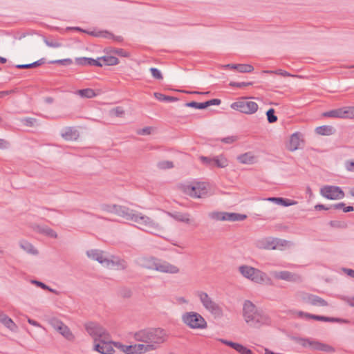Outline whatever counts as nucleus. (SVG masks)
<instances>
[{
	"mask_svg": "<svg viewBox=\"0 0 354 354\" xmlns=\"http://www.w3.org/2000/svg\"><path fill=\"white\" fill-rule=\"evenodd\" d=\"M221 103V100L219 99H212L210 100L205 102V107H208L209 106L216 105L218 106Z\"/></svg>",
	"mask_w": 354,
	"mask_h": 354,
	"instance_id": "obj_55",
	"label": "nucleus"
},
{
	"mask_svg": "<svg viewBox=\"0 0 354 354\" xmlns=\"http://www.w3.org/2000/svg\"><path fill=\"white\" fill-rule=\"evenodd\" d=\"M138 224V227L145 232L156 234L162 230L160 225L151 217L141 212L130 209L127 219Z\"/></svg>",
	"mask_w": 354,
	"mask_h": 354,
	"instance_id": "obj_1",
	"label": "nucleus"
},
{
	"mask_svg": "<svg viewBox=\"0 0 354 354\" xmlns=\"http://www.w3.org/2000/svg\"><path fill=\"white\" fill-rule=\"evenodd\" d=\"M20 247L27 252L28 253L37 254V250L33 247V245L28 241H22L19 243Z\"/></svg>",
	"mask_w": 354,
	"mask_h": 354,
	"instance_id": "obj_37",
	"label": "nucleus"
},
{
	"mask_svg": "<svg viewBox=\"0 0 354 354\" xmlns=\"http://www.w3.org/2000/svg\"><path fill=\"white\" fill-rule=\"evenodd\" d=\"M267 200L270 201H272L277 205H282L284 207L293 205L297 203L296 201H291L288 198H280V197H271V198H268Z\"/></svg>",
	"mask_w": 354,
	"mask_h": 354,
	"instance_id": "obj_31",
	"label": "nucleus"
},
{
	"mask_svg": "<svg viewBox=\"0 0 354 354\" xmlns=\"http://www.w3.org/2000/svg\"><path fill=\"white\" fill-rule=\"evenodd\" d=\"M151 128L149 127H145L142 129H140L138 131V133L140 135H149L151 133Z\"/></svg>",
	"mask_w": 354,
	"mask_h": 354,
	"instance_id": "obj_59",
	"label": "nucleus"
},
{
	"mask_svg": "<svg viewBox=\"0 0 354 354\" xmlns=\"http://www.w3.org/2000/svg\"><path fill=\"white\" fill-rule=\"evenodd\" d=\"M44 63V59H39V60H37L35 62H32L31 64H18L16 66V67L17 68H30L37 67Z\"/></svg>",
	"mask_w": 354,
	"mask_h": 354,
	"instance_id": "obj_38",
	"label": "nucleus"
},
{
	"mask_svg": "<svg viewBox=\"0 0 354 354\" xmlns=\"http://www.w3.org/2000/svg\"><path fill=\"white\" fill-rule=\"evenodd\" d=\"M109 52L111 53L115 54V55H117L120 57H128L130 55L129 53H128L127 51H126L125 50H124L122 48H113L110 49Z\"/></svg>",
	"mask_w": 354,
	"mask_h": 354,
	"instance_id": "obj_40",
	"label": "nucleus"
},
{
	"mask_svg": "<svg viewBox=\"0 0 354 354\" xmlns=\"http://www.w3.org/2000/svg\"><path fill=\"white\" fill-rule=\"evenodd\" d=\"M75 63L80 66H103V64H102L99 57L97 59L89 57H77L75 59Z\"/></svg>",
	"mask_w": 354,
	"mask_h": 354,
	"instance_id": "obj_24",
	"label": "nucleus"
},
{
	"mask_svg": "<svg viewBox=\"0 0 354 354\" xmlns=\"http://www.w3.org/2000/svg\"><path fill=\"white\" fill-rule=\"evenodd\" d=\"M95 35L97 36V37H105V38H112L118 41H121L122 40V39L120 36L114 37V35L112 33L109 32L107 31L100 32L98 34H95Z\"/></svg>",
	"mask_w": 354,
	"mask_h": 354,
	"instance_id": "obj_43",
	"label": "nucleus"
},
{
	"mask_svg": "<svg viewBox=\"0 0 354 354\" xmlns=\"http://www.w3.org/2000/svg\"><path fill=\"white\" fill-rule=\"evenodd\" d=\"M237 140V137L234 136H227L223 138H221L220 140L225 144H232L234 142Z\"/></svg>",
	"mask_w": 354,
	"mask_h": 354,
	"instance_id": "obj_53",
	"label": "nucleus"
},
{
	"mask_svg": "<svg viewBox=\"0 0 354 354\" xmlns=\"http://www.w3.org/2000/svg\"><path fill=\"white\" fill-rule=\"evenodd\" d=\"M296 343L303 347H310L315 351H323L326 353H333L335 349L332 346L322 343L321 342L313 339L311 338L295 337Z\"/></svg>",
	"mask_w": 354,
	"mask_h": 354,
	"instance_id": "obj_7",
	"label": "nucleus"
},
{
	"mask_svg": "<svg viewBox=\"0 0 354 354\" xmlns=\"http://www.w3.org/2000/svg\"><path fill=\"white\" fill-rule=\"evenodd\" d=\"M333 207L335 209H342L344 212H349L353 211V206H345V203H339L337 204H335L333 205Z\"/></svg>",
	"mask_w": 354,
	"mask_h": 354,
	"instance_id": "obj_47",
	"label": "nucleus"
},
{
	"mask_svg": "<svg viewBox=\"0 0 354 354\" xmlns=\"http://www.w3.org/2000/svg\"><path fill=\"white\" fill-rule=\"evenodd\" d=\"M323 116L335 118H354V106H344L324 112Z\"/></svg>",
	"mask_w": 354,
	"mask_h": 354,
	"instance_id": "obj_10",
	"label": "nucleus"
},
{
	"mask_svg": "<svg viewBox=\"0 0 354 354\" xmlns=\"http://www.w3.org/2000/svg\"><path fill=\"white\" fill-rule=\"evenodd\" d=\"M109 339L101 338L100 342L95 344V351L101 354H113L114 349L111 342H107Z\"/></svg>",
	"mask_w": 354,
	"mask_h": 354,
	"instance_id": "obj_15",
	"label": "nucleus"
},
{
	"mask_svg": "<svg viewBox=\"0 0 354 354\" xmlns=\"http://www.w3.org/2000/svg\"><path fill=\"white\" fill-rule=\"evenodd\" d=\"M240 354H253L252 351L245 346H243L239 351Z\"/></svg>",
	"mask_w": 354,
	"mask_h": 354,
	"instance_id": "obj_63",
	"label": "nucleus"
},
{
	"mask_svg": "<svg viewBox=\"0 0 354 354\" xmlns=\"http://www.w3.org/2000/svg\"><path fill=\"white\" fill-rule=\"evenodd\" d=\"M75 94L80 96L82 98H93L97 96V93L92 88H84L77 90L75 92Z\"/></svg>",
	"mask_w": 354,
	"mask_h": 354,
	"instance_id": "obj_33",
	"label": "nucleus"
},
{
	"mask_svg": "<svg viewBox=\"0 0 354 354\" xmlns=\"http://www.w3.org/2000/svg\"><path fill=\"white\" fill-rule=\"evenodd\" d=\"M101 209L104 212L114 214L124 219H127L130 210L128 207L115 204H103L101 205Z\"/></svg>",
	"mask_w": 354,
	"mask_h": 354,
	"instance_id": "obj_13",
	"label": "nucleus"
},
{
	"mask_svg": "<svg viewBox=\"0 0 354 354\" xmlns=\"http://www.w3.org/2000/svg\"><path fill=\"white\" fill-rule=\"evenodd\" d=\"M50 63H52V64H62V65H70V64H71L73 63V61L70 58H66V59L54 60V61L50 62Z\"/></svg>",
	"mask_w": 354,
	"mask_h": 354,
	"instance_id": "obj_51",
	"label": "nucleus"
},
{
	"mask_svg": "<svg viewBox=\"0 0 354 354\" xmlns=\"http://www.w3.org/2000/svg\"><path fill=\"white\" fill-rule=\"evenodd\" d=\"M237 71L240 73H251L254 71V67L250 64H237Z\"/></svg>",
	"mask_w": 354,
	"mask_h": 354,
	"instance_id": "obj_39",
	"label": "nucleus"
},
{
	"mask_svg": "<svg viewBox=\"0 0 354 354\" xmlns=\"http://www.w3.org/2000/svg\"><path fill=\"white\" fill-rule=\"evenodd\" d=\"M343 272L346 273L349 277L354 279V270L349 268H343Z\"/></svg>",
	"mask_w": 354,
	"mask_h": 354,
	"instance_id": "obj_64",
	"label": "nucleus"
},
{
	"mask_svg": "<svg viewBox=\"0 0 354 354\" xmlns=\"http://www.w3.org/2000/svg\"><path fill=\"white\" fill-rule=\"evenodd\" d=\"M183 323L190 329L204 330L207 328L205 319L195 311L185 312L181 315Z\"/></svg>",
	"mask_w": 354,
	"mask_h": 354,
	"instance_id": "obj_4",
	"label": "nucleus"
},
{
	"mask_svg": "<svg viewBox=\"0 0 354 354\" xmlns=\"http://www.w3.org/2000/svg\"><path fill=\"white\" fill-rule=\"evenodd\" d=\"M57 331L67 339L71 340L73 338V335L70 328L64 324L63 326H61Z\"/></svg>",
	"mask_w": 354,
	"mask_h": 354,
	"instance_id": "obj_36",
	"label": "nucleus"
},
{
	"mask_svg": "<svg viewBox=\"0 0 354 354\" xmlns=\"http://www.w3.org/2000/svg\"><path fill=\"white\" fill-rule=\"evenodd\" d=\"M150 71L153 78L156 80H162L163 78L162 75L160 70L156 68H151Z\"/></svg>",
	"mask_w": 354,
	"mask_h": 354,
	"instance_id": "obj_50",
	"label": "nucleus"
},
{
	"mask_svg": "<svg viewBox=\"0 0 354 354\" xmlns=\"http://www.w3.org/2000/svg\"><path fill=\"white\" fill-rule=\"evenodd\" d=\"M86 331L91 335L95 341L101 338L109 339L106 330L100 325L95 323H90L86 326Z\"/></svg>",
	"mask_w": 354,
	"mask_h": 354,
	"instance_id": "obj_14",
	"label": "nucleus"
},
{
	"mask_svg": "<svg viewBox=\"0 0 354 354\" xmlns=\"http://www.w3.org/2000/svg\"><path fill=\"white\" fill-rule=\"evenodd\" d=\"M297 315L298 317H299L301 318H303V319H313V314H310V313H304L303 311L297 312Z\"/></svg>",
	"mask_w": 354,
	"mask_h": 354,
	"instance_id": "obj_57",
	"label": "nucleus"
},
{
	"mask_svg": "<svg viewBox=\"0 0 354 354\" xmlns=\"http://www.w3.org/2000/svg\"><path fill=\"white\" fill-rule=\"evenodd\" d=\"M99 59H100V62L102 64H103V65L106 66H115L119 63L118 59L116 57L111 55H105L99 57Z\"/></svg>",
	"mask_w": 354,
	"mask_h": 354,
	"instance_id": "obj_34",
	"label": "nucleus"
},
{
	"mask_svg": "<svg viewBox=\"0 0 354 354\" xmlns=\"http://www.w3.org/2000/svg\"><path fill=\"white\" fill-rule=\"evenodd\" d=\"M342 299L351 307H354V297H344Z\"/></svg>",
	"mask_w": 354,
	"mask_h": 354,
	"instance_id": "obj_58",
	"label": "nucleus"
},
{
	"mask_svg": "<svg viewBox=\"0 0 354 354\" xmlns=\"http://www.w3.org/2000/svg\"><path fill=\"white\" fill-rule=\"evenodd\" d=\"M131 346V349L130 354H142L148 351H153L156 348V346L148 344H138Z\"/></svg>",
	"mask_w": 354,
	"mask_h": 354,
	"instance_id": "obj_21",
	"label": "nucleus"
},
{
	"mask_svg": "<svg viewBox=\"0 0 354 354\" xmlns=\"http://www.w3.org/2000/svg\"><path fill=\"white\" fill-rule=\"evenodd\" d=\"M137 341L142 342L148 344H160L166 340V334L163 329L152 328L142 330L135 335Z\"/></svg>",
	"mask_w": 354,
	"mask_h": 354,
	"instance_id": "obj_3",
	"label": "nucleus"
},
{
	"mask_svg": "<svg viewBox=\"0 0 354 354\" xmlns=\"http://www.w3.org/2000/svg\"><path fill=\"white\" fill-rule=\"evenodd\" d=\"M201 158V160L203 161V162H204L209 166H213L212 158H208V157H205V156H202Z\"/></svg>",
	"mask_w": 354,
	"mask_h": 354,
	"instance_id": "obj_62",
	"label": "nucleus"
},
{
	"mask_svg": "<svg viewBox=\"0 0 354 354\" xmlns=\"http://www.w3.org/2000/svg\"><path fill=\"white\" fill-rule=\"evenodd\" d=\"M346 169L350 172H354V161L346 160L344 163Z\"/></svg>",
	"mask_w": 354,
	"mask_h": 354,
	"instance_id": "obj_56",
	"label": "nucleus"
},
{
	"mask_svg": "<svg viewBox=\"0 0 354 354\" xmlns=\"http://www.w3.org/2000/svg\"><path fill=\"white\" fill-rule=\"evenodd\" d=\"M10 146L9 142L4 140V139H0V149H4L8 148Z\"/></svg>",
	"mask_w": 354,
	"mask_h": 354,
	"instance_id": "obj_61",
	"label": "nucleus"
},
{
	"mask_svg": "<svg viewBox=\"0 0 354 354\" xmlns=\"http://www.w3.org/2000/svg\"><path fill=\"white\" fill-rule=\"evenodd\" d=\"M158 168L161 169H170L174 167L173 162L169 160H164L158 163Z\"/></svg>",
	"mask_w": 354,
	"mask_h": 354,
	"instance_id": "obj_49",
	"label": "nucleus"
},
{
	"mask_svg": "<svg viewBox=\"0 0 354 354\" xmlns=\"http://www.w3.org/2000/svg\"><path fill=\"white\" fill-rule=\"evenodd\" d=\"M263 73H275L279 75H281L283 77H293L294 75H291L290 73H288L286 71H283L281 69H278L276 71H264Z\"/></svg>",
	"mask_w": 354,
	"mask_h": 354,
	"instance_id": "obj_48",
	"label": "nucleus"
},
{
	"mask_svg": "<svg viewBox=\"0 0 354 354\" xmlns=\"http://www.w3.org/2000/svg\"><path fill=\"white\" fill-rule=\"evenodd\" d=\"M224 212H212L208 214L209 218L214 221H223Z\"/></svg>",
	"mask_w": 354,
	"mask_h": 354,
	"instance_id": "obj_42",
	"label": "nucleus"
},
{
	"mask_svg": "<svg viewBox=\"0 0 354 354\" xmlns=\"http://www.w3.org/2000/svg\"><path fill=\"white\" fill-rule=\"evenodd\" d=\"M245 214L234 213V212H224L223 221H241L246 218Z\"/></svg>",
	"mask_w": 354,
	"mask_h": 354,
	"instance_id": "obj_28",
	"label": "nucleus"
},
{
	"mask_svg": "<svg viewBox=\"0 0 354 354\" xmlns=\"http://www.w3.org/2000/svg\"><path fill=\"white\" fill-rule=\"evenodd\" d=\"M304 299L306 302H308V304H310L313 306H328V303L326 300H324L322 297L315 295L307 294Z\"/></svg>",
	"mask_w": 354,
	"mask_h": 354,
	"instance_id": "obj_22",
	"label": "nucleus"
},
{
	"mask_svg": "<svg viewBox=\"0 0 354 354\" xmlns=\"http://www.w3.org/2000/svg\"><path fill=\"white\" fill-rule=\"evenodd\" d=\"M212 160L213 165H215L219 168H225L229 164L228 160L223 155H219L212 158Z\"/></svg>",
	"mask_w": 354,
	"mask_h": 354,
	"instance_id": "obj_32",
	"label": "nucleus"
},
{
	"mask_svg": "<svg viewBox=\"0 0 354 354\" xmlns=\"http://www.w3.org/2000/svg\"><path fill=\"white\" fill-rule=\"evenodd\" d=\"M156 259L153 256H140L136 259V263L143 268L153 270Z\"/></svg>",
	"mask_w": 354,
	"mask_h": 354,
	"instance_id": "obj_18",
	"label": "nucleus"
},
{
	"mask_svg": "<svg viewBox=\"0 0 354 354\" xmlns=\"http://www.w3.org/2000/svg\"><path fill=\"white\" fill-rule=\"evenodd\" d=\"M184 192L192 198H201L207 196L209 185L205 182H194L185 185Z\"/></svg>",
	"mask_w": 354,
	"mask_h": 354,
	"instance_id": "obj_6",
	"label": "nucleus"
},
{
	"mask_svg": "<svg viewBox=\"0 0 354 354\" xmlns=\"http://www.w3.org/2000/svg\"><path fill=\"white\" fill-rule=\"evenodd\" d=\"M171 216L176 221L185 223L186 224H192L194 223V219L191 218V216L189 213H181V212H174L171 214Z\"/></svg>",
	"mask_w": 354,
	"mask_h": 354,
	"instance_id": "obj_26",
	"label": "nucleus"
},
{
	"mask_svg": "<svg viewBox=\"0 0 354 354\" xmlns=\"http://www.w3.org/2000/svg\"><path fill=\"white\" fill-rule=\"evenodd\" d=\"M239 270L245 278L257 283H263L267 279V275L265 272L249 266H241L239 268Z\"/></svg>",
	"mask_w": 354,
	"mask_h": 354,
	"instance_id": "obj_8",
	"label": "nucleus"
},
{
	"mask_svg": "<svg viewBox=\"0 0 354 354\" xmlns=\"http://www.w3.org/2000/svg\"><path fill=\"white\" fill-rule=\"evenodd\" d=\"M86 254L90 259L98 261L104 266L109 263V258L104 255V252L102 250H90L86 252Z\"/></svg>",
	"mask_w": 354,
	"mask_h": 354,
	"instance_id": "obj_19",
	"label": "nucleus"
},
{
	"mask_svg": "<svg viewBox=\"0 0 354 354\" xmlns=\"http://www.w3.org/2000/svg\"><path fill=\"white\" fill-rule=\"evenodd\" d=\"M334 131V128L329 125L321 126L316 129L317 133L322 136H330L332 135Z\"/></svg>",
	"mask_w": 354,
	"mask_h": 354,
	"instance_id": "obj_35",
	"label": "nucleus"
},
{
	"mask_svg": "<svg viewBox=\"0 0 354 354\" xmlns=\"http://www.w3.org/2000/svg\"><path fill=\"white\" fill-rule=\"evenodd\" d=\"M276 279H281L287 281L295 282L300 279L299 276L289 271H274L271 273Z\"/></svg>",
	"mask_w": 354,
	"mask_h": 354,
	"instance_id": "obj_16",
	"label": "nucleus"
},
{
	"mask_svg": "<svg viewBox=\"0 0 354 354\" xmlns=\"http://www.w3.org/2000/svg\"><path fill=\"white\" fill-rule=\"evenodd\" d=\"M278 241L272 237H266L257 241L256 245L260 249L275 250L277 248Z\"/></svg>",
	"mask_w": 354,
	"mask_h": 354,
	"instance_id": "obj_17",
	"label": "nucleus"
},
{
	"mask_svg": "<svg viewBox=\"0 0 354 354\" xmlns=\"http://www.w3.org/2000/svg\"><path fill=\"white\" fill-rule=\"evenodd\" d=\"M153 270L166 274H177L180 272L176 266L158 258L156 259Z\"/></svg>",
	"mask_w": 354,
	"mask_h": 354,
	"instance_id": "obj_12",
	"label": "nucleus"
},
{
	"mask_svg": "<svg viewBox=\"0 0 354 354\" xmlns=\"http://www.w3.org/2000/svg\"><path fill=\"white\" fill-rule=\"evenodd\" d=\"M230 107L241 113L250 115L254 113L258 110L259 106L255 102L243 99L233 102L231 104Z\"/></svg>",
	"mask_w": 354,
	"mask_h": 354,
	"instance_id": "obj_9",
	"label": "nucleus"
},
{
	"mask_svg": "<svg viewBox=\"0 0 354 354\" xmlns=\"http://www.w3.org/2000/svg\"><path fill=\"white\" fill-rule=\"evenodd\" d=\"M43 232L45 234H46L47 236H48L50 237H52V238L57 237V234L56 233V232L54 231L53 230H52L51 228L46 227L43 230Z\"/></svg>",
	"mask_w": 354,
	"mask_h": 354,
	"instance_id": "obj_54",
	"label": "nucleus"
},
{
	"mask_svg": "<svg viewBox=\"0 0 354 354\" xmlns=\"http://www.w3.org/2000/svg\"><path fill=\"white\" fill-rule=\"evenodd\" d=\"M267 115V120L269 123H274L277 122V117L274 115V109H270L266 112Z\"/></svg>",
	"mask_w": 354,
	"mask_h": 354,
	"instance_id": "obj_46",
	"label": "nucleus"
},
{
	"mask_svg": "<svg viewBox=\"0 0 354 354\" xmlns=\"http://www.w3.org/2000/svg\"><path fill=\"white\" fill-rule=\"evenodd\" d=\"M61 135L66 140H75L79 137V132L73 127H66L62 130Z\"/></svg>",
	"mask_w": 354,
	"mask_h": 354,
	"instance_id": "obj_25",
	"label": "nucleus"
},
{
	"mask_svg": "<svg viewBox=\"0 0 354 354\" xmlns=\"http://www.w3.org/2000/svg\"><path fill=\"white\" fill-rule=\"evenodd\" d=\"M115 266L118 270H124L127 268V262L118 257L112 256V259H109V263L106 264V267L111 268Z\"/></svg>",
	"mask_w": 354,
	"mask_h": 354,
	"instance_id": "obj_20",
	"label": "nucleus"
},
{
	"mask_svg": "<svg viewBox=\"0 0 354 354\" xmlns=\"http://www.w3.org/2000/svg\"><path fill=\"white\" fill-rule=\"evenodd\" d=\"M175 299L178 304H187L189 303V301L184 297H177Z\"/></svg>",
	"mask_w": 354,
	"mask_h": 354,
	"instance_id": "obj_60",
	"label": "nucleus"
},
{
	"mask_svg": "<svg viewBox=\"0 0 354 354\" xmlns=\"http://www.w3.org/2000/svg\"><path fill=\"white\" fill-rule=\"evenodd\" d=\"M252 84V82H230L229 84V85L230 86L238 87V88H241V87L250 86Z\"/></svg>",
	"mask_w": 354,
	"mask_h": 354,
	"instance_id": "obj_52",
	"label": "nucleus"
},
{
	"mask_svg": "<svg viewBox=\"0 0 354 354\" xmlns=\"http://www.w3.org/2000/svg\"><path fill=\"white\" fill-rule=\"evenodd\" d=\"M243 316L245 322L254 327L267 324L268 321V318L258 311L255 305L249 300L245 301L243 304Z\"/></svg>",
	"mask_w": 354,
	"mask_h": 354,
	"instance_id": "obj_2",
	"label": "nucleus"
},
{
	"mask_svg": "<svg viewBox=\"0 0 354 354\" xmlns=\"http://www.w3.org/2000/svg\"><path fill=\"white\" fill-rule=\"evenodd\" d=\"M0 322L8 329L12 332H17L18 327L11 318L5 313L0 315Z\"/></svg>",
	"mask_w": 354,
	"mask_h": 354,
	"instance_id": "obj_27",
	"label": "nucleus"
},
{
	"mask_svg": "<svg viewBox=\"0 0 354 354\" xmlns=\"http://www.w3.org/2000/svg\"><path fill=\"white\" fill-rule=\"evenodd\" d=\"M196 295L199 299L203 307L215 317L223 315L222 308L205 292L198 290Z\"/></svg>",
	"mask_w": 354,
	"mask_h": 354,
	"instance_id": "obj_5",
	"label": "nucleus"
},
{
	"mask_svg": "<svg viewBox=\"0 0 354 354\" xmlns=\"http://www.w3.org/2000/svg\"><path fill=\"white\" fill-rule=\"evenodd\" d=\"M301 134L299 132L294 133L290 138L289 143L288 145V149L294 151L299 148L302 140L301 138Z\"/></svg>",
	"mask_w": 354,
	"mask_h": 354,
	"instance_id": "obj_23",
	"label": "nucleus"
},
{
	"mask_svg": "<svg viewBox=\"0 0 354 354\" xmlns=\"http://www.w3.org/2000/svg\"><path fill=\"white\" fill-rule=\"evenodd\" d=\"M185 106L187 107H192L197 109H205V104L204 102H187L185 104Z\"/></svg>",
	"mask_w": 354,
	"mask_h": 354,
	"instance_id": "obj_45",
	"label": "nucleus"
},
{
	"mask_svg": "<svg viewBox=\"0 0 354 354\" xmlns=\"http://www.w3.org/2000/svg\"><path fill=\"white\" fill-rule=\"evenodd\" d=\"M237 160L242 164L251 165L256 162V157L251 152H247L241 154L237 157Z\"/></svg>",
	"mask_w": 354,
	"mask_h": 354,
	"instance_id": "obj_29",
	"label": "nucleus"
},
{
	"mask_svg": "<svg viewBox=\"0 0 354 354\" xmlns=\"http://www.w3.org/2000/svg\"><path fill=\"white\" fill-rule=\"evenodd\" d=\"M49 324L57 331L58 328L63 326L64 323L56 317H52L48 320Z\"/></svg>",
	"mask_w": 354,
	"mask_h": 354,
	"instance_id": "obj_41",
	"label": "nucleus"
},
{
	"mask_svg": "<svg viewBox=\"0 0 354 354\" xmlns=\"http://www.w3.org/2000/svg\"><path fill=\"white\" fill-rule=\"evenodd\" d=\"M313 319L317 320V321H322V322H338V323H348L349 321L347 319H344L341 318H335V317H325L322 315H313Z\"/></svg>",
	"mask_w": 354,
	"mask_h": 354,
	"instance_id": "obj_30",
	"label": "nucleus"
},
{
	"mask_svg": "<svg viewBox=\"0 0 354 354\" xmlns=\"http://www.w3.org/2000/svg\"><path fill=\"white\" fill-rule=\"evenodd\" d=\"M321 195L330 200H339L344 197V192L337 186L325 185L320 189Z\"/></svg>",
	"mask_w": 354,
	"mask_h": 354,
	"instance_id": "obj_11",
	"label": "nucleus"
},
{
	"mask_svg": "<svg viewBox=\"0 0 354 354\" xmlns=\"http://www.w3.org/2000/svg\"><path fill=\"white\" fill-rule=\"evenodd\" d=\"M113 344L116 348H119L122 352H124L127 354H130L131 349V345H129V346L123 345L120 342H113Z\"/></svg>",
	"mask_w": 354,
	"mask_h": 354,
	"instance_id": "obj_44",
	"label": "nucleus"
}]
</instances>
